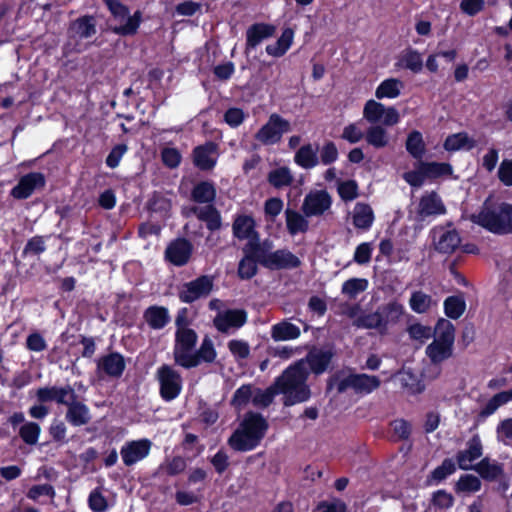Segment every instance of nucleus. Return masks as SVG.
I'll return each instance as SVG.
<instances>
[{"label":"nucleus","mask_w":512,"mask_h":512,"mask_svg":"<svg viewBox=\"0 0 512 512\" xmlns=\"http://www.w3.org/2000/svg\"><path fill=\"white\" fill-rule=\"evenodd\" d=\"M309 370L305 360H299L288 367L274 382L278 393L284 395V405L292 406L307 401L311 391L306 381Z\"/></svg>","instance_id":"1"},{"label":"nucleus","mask_w":512,"mask_h":512,"mask_svg":"<svg viewBox=\"0 0 512 512\" xmlns=\"http://www.w3.org/2000/svg\"><path fill=\"white\" fill-rule=\"evenodd\" d=\"M268 422L259 413L248 412L238 428L228 439V445L235 451L246 452L256 448L264 438Z\"/></svg>","instance_id":"2"},{"label":"nucleus","mask_w":512,"mask_h":512,"mask_svg":"<svg viewBox=\"0 0 512 512\" xmlns=\"http://www.w3.org/2000/svg\"><path fill=\"white\" fill-rule=\"evenodd\" d=\"M470 220L496 234L512 233V205L485 201L481 211L472 214Z\"/></svg>","instance_id":"3"},{"label":"nucleus","mask_w":512,"mask_h":512,"mask_svg":"<svg viewBox=\"0 0 512 512\" xmlns=\"http://www.w3.org/2000/svg\"><path fill=\"white\" fill-rule=\"evenodd\" d=\"M435 339L426 347L432 364L438 365L453 355L455 327L447 319H440L434 329Z\"/></svg>","instance_id":"4"},{"label":"nucleus","mask_w":512,"mask_h":512,"mask_svg":"<svg viewBox=\"0 0 512 512\" xmlns=\"http://www.w3.org/2000/svg\"><path fill=\"white\" fill-rule=\"evenodd\" d=\"M381 381L375 375L365 373H352L341 377L336 375L328 381V390L336 388L337 392L343 393L347 389H353L358 394H369L380 387Z\"/></svg>","instance_id":"5"},{"label":"nucleus","mask_w":512,"mask_h":512,"mask_svg":"<svg viewBox=\"0 0 512 512\" xmlns=\"http://www.w3.org/2000/svg\"><path fill=\"white\" fill-rule=\"evenodd\" d=\"M290 131V122L280 115L273 113L270 115L267 123L255 134V139L263 145H273L281 140L283 134Z\"/></svg>","instance_id":"6"},{"label":"nucleus","mask_w":512,"mask_h":512,"mask_svg":"<svg viewBox=\"0 0 512 512\" xmlns=\"http://www.w3.org/2000/svg\"><path fill=\"white\" fill-rule=\"evenodd\" d=\"M108 6L111 13L116 19H119L123 24L115 26L113 31L119 35H133L136 33L141 14L139 11L135 12L133 16H129V11L126 6L119 2V0H103Z\"/></svg>","instance_id":"7"},{"label":"nucleus","mask_w":512,"mask_h":512,"mask_svg":"<svg viewBox=\"0 0 512 512\" xmlns=\"http://www.w3.org/2000/svg\"><path fill=\"white\" fill-rule=\"evenodd\" d=\"M363 117L372 125L382 123L383 126L396 125L400 120V115L396 108L385 107L382 103L375 100H368L363 109Z\"/></svg>","instance_id":"8"},{"label":"nucleus","mask_w":512,"mask_h":512,"mask_svg":"<svg viewBox=\"0 0 512 512\" xmlns=\"http://www.w3.org/2000/svg\"><path fill=\"white\" fill-rule=\"evenodd\" d=\"M197 342V334L194 330L180 327L176 332V343L174 347V361L177 365L184 368L189 356L192 355L193 349Z\"/></svg>","instance_id":"9"},{"label":"nucleus","mask_w":512,"mask_h":512,"mask_svg":"<svg viewBox=\"0 0 512 512\" xmlns=\"http://www.w3.org/2000/svg\"><path fill=\"white\" fill-rule=\"evenodd\" d=\"M160 383V394L166 400L176 398L182 387L180 374L168 365L161 366L157 371Z\"/></svg>","instance_id":"10"},{"label":"nucleus","mask_w":512,"mask_h":512,"mask_svg":"<svg viewBox=\"0 0 512 512\" xmlns=\"http://www.w3.org/2000/svg\"><path fill=\"white\" fill-rule=\"evenodd\" d=\"M213 289V278L207 275L198 277L197 279L185 283L179 292V298L185 303L206 297Z\"/></svg>","instance_id":"11"},{"label":"nucleus","mask_w":512,"mask_h":512,"mask_svg":"<svg viewBox=\"0 0 512 512\" xmlns=\"http://www.w3.org/2000/svg\"><path fill=\"white\" fill-rule=\"evenodd\" d=\"M331 196L325 190L308 193L303 201L301 210L306 217L320 216L331 207Z\"/></svg>","instance_id":"12"},{"label":"nucleus","mask_w":512,"mask_h":512,"mask_svg":"<svg viewBox=\"0 0 512 512\" xmlns=\"http://www.w3.org/2000/svg\"><path fill=\"white\" fill-rule=\"evenodd\" d=\"M445 212L446 208L441 198L432 191L420 198L416 209V218L418 221H424L427 217L441 215Z\"/></svg>","instance_id":"13"},{"label":"nucleus","mask_w":512,"mask_h":512,"mask_svg":"<svg viewBox=\"0 0 512 512\" xmlns=\"http://www.w3.org/2000/svg\"><path fill=\"white\" fill-rule=\"evenodd\" d=\"M432 235L435 249L440 253H453L461 243L460 236L456 230H445L439 226L432 230Z\"/></svg>","instance_id":"14"},{"label":"nucleus","mask_w":512,"mask_h":512,"mask_svg":"<svg viewBox=\"0 0 512 512\" xmlns=\"http://www.w3.org/2000/svg\"><path fill=\"white\" fill-rule=\"evenodd\" d=\"M247 315L244 310L234 309L218 312L214 318V326L220 332L227 333L231 328H240L246 322Z\"/></svg>","instance_id":"15"},{"label":"nucleus","mask_w":512,"mask_h":512,"mask_svg":"<svg viewBox=\"0 0 512 512\" xmlns=\"http://www.w3.org/2000/svg\"><path fill=\"white\" fill-rule=\"evenodd\" d=\"M272 249H273L272 241H270L268 239H266L264 241H260V238L258 236L254 239H250V241H248L245 244V246L243 247V253L245 255H248V257L253 258L259 264L266 267L269 257L271 255Z\"/></svg>","instance_id":"16"},{"label":"nucleus","mask_w":512,"mask_h":512,"mask_svg":"<svg viewBox=\"0 0 512 512\" xmlns=\"http://www.w3.org/2000/svg\"><path fill=\"white\" fill-rule=\"evenodd\" d=\"M150 447L151 442L147 439L127 443L120 451L123 462L127 466L135 464L149 454Z\"/></svg>","instance_id":"17"},{"label":"nucleus","mask_w":512,"mask_h":512,"mask_svg":"<svg viewBox=\"0 0 512 512\" xmlns=\"http://www.w3.org/2000/svg\"><path fill=\"white\" fill-rule=\"evenodd\" d=\"M192 245L186 239H177L169 244L165 251L166 258L176 266L185 265L191 257Z\"/></svg>","instance_id":"18"},{"label":"nucleus","mask_w":512,"mask_h":512,"mask_svg":"<svg viewBox=\"0 0 512 512\" xmlns=\"http://www.w3.org/2000/svg\"><path fill=\"white\" fill-rule=\"evenodd\" d=\"M467 449L460 451L457 455V462L462 470H473V461L482 456V443L478 435H474L467 443Z\"/></svg>","instance_id":"19"},{"label":"nucleus","mask_w":512,"mask_h":512,"mask_svg":"<svg viewBox=\"0 0 512 512\" xmlns=\"http://www.w3.org/2000/svg\"><path fill=\"white\" fill-rule=\"evenodd\" d=\"M190 214L196 215L199 220L205 222L207 228L211 231L221 228V215L212 204L205 206H193L185 212L186 216H189Z\"/></svg>","instance_id":"20"},{"label":"nucleus","mask_w":512,"mask_h":512,"mask_svg":"<svg viewBox=\"0 0 512 512\" xmlns=\"http://www.w3.org/2000/svg\"><path fill=\"white\" fill-rule=\"evenodd\" d=\"M332 357L333 353L331 350L313 348L304 360L306 367L309 366L314 374H322L330 364Z\"/></svg>","instance_id":"21"},{"label":"nucleus","mask_w":512,"mask_h":512,"mask_svg":"<svg viewBox=\"0 0 512 512\" xmlns=\"http://www.w3.org/2000/svg\"><path fill=\"white\" fill-rule=\"evenodd\" d=\"M216 358V351L213 345L212 340L209 337H205L202 341L200 348L193 352L184 368L190 369L193 367H197L202 362L212 363Z\"/></svg>","instance_id":"22"},{"label":"nucleus","mask_w":512,"mask_h":512,"mask_svg":"<svg viewBox=\"0 0 512 512\" xmlns=\"http://www.w3.org/2000/svg\"><path fill=\"white\" fill-rule=\"evenodd\" d=\"M301 264L300 259L288 250L282 249L272 251L266 268L269 269H291Z\"/></svg>","instance_id":"23"},{"label":"nucleus","mask_w":512,"mask_h":512,"mask_svg":"<svg viewBox=\"0 0 512 512\" xmlns=\"http://www.w3.org/2000/svg\"><path fill=\"white\" fill-rule=\"evenodd\" d=\"M255 225V220L252 216L238 215L232 224L233 235L239 240L250 241V239L259 236L255 230Z\"/></svg>","instance_id":"24"},{"label":"nucleus","mask_w":512,"mask_h":512,"mask_svg":"<svg viewBox=\"0 0 512 512\" xmlns=\"http://www.w3.org/2000/svg\"><path fill=\"white\" fill-rule=\"evenodd\" d=\"M65 418L73 426H83L89 423L91 415L89 408L78 398H75L67 406Z\"/></svg>","instance_id":"25"},{"label":"nucleus","mask_w":512,"mask_h":512,"mask_svg":"<svg viewBox=\"0 0 512 512\" xmlns=\"http://www.w3.org/2000/svg\"><path fill=\"white\" fill-rule=\"evenodd\" d=\"M71 37L87 39L96 34V24L92 16H83L73 21L69 28Z\"/></svg>","instance_id":"26"},{"label":"nucleus","mask_w":512,"mask_h":512,"mask_svg":"<svg viewBox=\"0 0 512 512\" xmlns=\"http://www.w3.org/2000/svg\"><path fill=\"white\" fill-rule=\"evenodd\" d=\"M125 368L123 357L118 353H111L100 359L98 369L105 374L113 377H118L122 374Z\"/></svg>","instance_id":"27"},{"label":"nucleus","mask_w":512,"mask_h":512,"mask_svg":"<svg viewBox=\"0 0 512 512\" xmlns=\"http://www.w3.org/2000/svg\"><path fill=\"white\" fill-rule=\"evenodd\" d=\"M473 470H475L483 479L488 481H495L501 478L504 474L503 465L496 461H491L487 457L477 463Z\"/></svg>","instance_id":"28"},{"label":"nucleus","mask_w":512,"mask_h":512,"mask_svg":"<svg viewBox=\"0 0 512 512\" xmlns=\"http://www.w3.org/2000/svg\"><path fill=\"white\" fill-rule=\"evenodd\" d=\"M215 150L216 145L212 142L196 147L194 150L195 165L202 170L211 169L215 165V159L212 156Z\"/></svg>","instance_id":"29"},{"label":"nucleus","mask_w":512,"mask_h":512,"mask_svg":"<svg viewBox=\"0 0 512 512\" xmlns=\"http://www.w3.org/2000/svg\"><path fill=\"white\" fill-rule=\"evenodd\" d=\"M286 226L290 235L305 233L309 228V222L306 216L292 209L285 210Z\"/></svg>","instance_id":"30"},{"label":"nucleus","mask_w":512,"mask_h":512,"mask_svg":"<svg viewBox=\"0 0 512 512\" xmlns=\"http://www.w3.org/2000/svg\"><path fill=\"white\" fill-rule=\"evenodd\" d=\"M274 26L267 24H254L247 30V49L256 47L263 39L272 36Z\"/></svg>","instance_id":"31"},{"label":"nucleus","mask_w":512,"mask_h":512,"mask_svg":"<svg viewBox=\"0 0 512 512\" xmlns=\"http://www.w3.org/2000/svg\"><path fill=\"white\" fill-rule=\"evenodd\" d=\"M378 311L381 316L384 329L386 330L389 324H395L400 320L403 316L404 308L400 303L393 301L382 305L378 308Z\"/></svg>","instance_id":"32"},{"label":"nucleus","mask_w":512,"mask_h":512,"mask_svg":"<svg viewBox=\"0 0 512 512\" xmlns=\"http://www.w3.org/2000/svg\"><path fill=\"white\" fill-rule=\"evenodd\" d=\"M353 224L359 229H368L374 220V213L370 205L357 203L353 210Z\"/></svg>","instance_id":"33"},{"label":"nucleus","mask_w":512,"mask_h":512,"mask_svg":"<svg viewBox=\"0 0 512 512\" xmlns=\"http://www.w3.org/2000/svg\"><path fill=\"white\" fill-rule=\"evenodd\" d=\"M398 377L401 386L410 394H419L425 389L418 375L413 373L411 369H402L398 372Z\"/></svg>","instance_id":"34"},{"label":"nucleus","mask_w":512,"mask_h":512,"mask_svg":"<svg viewBox=\"0 0 512 512\" xmlns=\"http://www.w3.org/2000/svg\"><path fill=\"white\" fill-rule=\"evenodd\" d=\"M366 142L376 149L389 144V134L382 125H371L365 133Z\"/></svg>","instance_id":"35"},{"label":"nucleus","mask_w":512,"mask_h":512,"mask_svg":"<svg viewBox=\"0 0 512 512\" xmlns=\"http://www.w3.org/2000/svg\"><path fill=\"white\" fill-rule=\"evenodd\" d=\"M271 336L276 341L292 340L300 336V329L290 322L283 321L272 327Z\"/></svg>","instance_id":"36"},{"label":"nucleus","mask_w":512,"mask_h":512,"mask_svg":"<svg viewBox=\"0 0 512 512\" xmlns=\"http://www.w3.org/2000/svg\"><path fill=\"white\" fill-rule=\"evenodd\" d=\"M295 162L305 169L315 167L318 164L317 149L311 144L302 146L295 154Z\"/></svg>","instance_id":"37"},{"label":"nucleus","mask_w":512,"mask_h":512,"mask_svg":"<svg viewBox=\"0 0 512 512\" xmlns=\"http://www.w3.org/2000/svg\"><path fill=\"white\" fill-rule=\"evenodd\" d=\"M146 322L153 329H161L168 322L169 316L167 310L163 307H150L144 314Z\"/></svg>","instance_id":"38"},{"label":"nucleus","mask_w":512,"mask_h":512,"mask_svg":"<svg viewBox=\"0 0 512 512\" xmlns=\"http://www.w3.org/2000/svg\"><path fill=\"white\" fill-rule=\"evenodd\" d=\"M191 195L195 202L211 204L216 197V191L211 183L201 182L193 188Z\"/></svg>","instance_id":"39"},{"label":"nucleus","mask_w":512,"mask_h":512,"mask_svg":"<svg viewBox=\"0 0 512 512\" xmlns=\"http://www.w3.org/2000/svg\"><path fill=\"white\" fill-rule=\"evenodd\" d=\"M403 83L398 79H387L383 81L376 89L375 96L378 99L396 98L399 96Z\"/></svg>","instance_id":"40"},{"label":"nucleus","mask_w":512,"mask_h":512,"mask_svg":"<svg viewBox=\"0 0 512 512\" xmlns=\"http://www.w3.org/2000/svg\"><path fill=\"white\" fill-rule=\"evenodd\" d=\"M276 394L279 393L274 383L265 390H261L254 386L252 403L255 407L266 408L273 402Z\"/></svg>","instance_id":"41"},{"label":"nucleus","mask_w":512,"mask_h":512,"mask_svg":"<svg viewBox=\"0 0 512 512\" xmlns=\"http://www.w3.org/2000/svg\"><path fill=\"white\" fill-rule=\"evenodd\" d=\"M475 141L470 139L466 133H457L450 135L444 142V148L447 151H456L461 148L472 149Z\"/></svg>","instance_id":"42"},{"label":"nucleus","mask_w":512,"mask_h":512,"mask_svg":"<svg viewBox=\"0 0 512 512\" xmlns=\"http://www.w3.org/2000/svg\"><path fill=\"white\" fill-rule=\"evenodd\" d=\"M268 182L275 188L289 186L293 182L291 171L287 167L274 169L268 174Z\"/></svg>","instance_id":"43"},{"label":"nucleus","mask_w":512,"mask_h":512,"mask_svg":"<svg viewBox=\"0 0 512 512\" xmlns=\"http://www.w3.org/2000/svg\"><path fill=\"white\" fill-rule=\"evenodd\" d=\"M406 149L409 154L416 158L421 159L425 153V143L422 134L419 131L411 132L406 140Z\"/></svg>","instance_id":"44"},{"label":"nucleus","mask_w":512,"mask_h":512,"mask_svg":"<svg viewBox=\"0 0 512 512\" xmlns=\"http://www.w3.org/2000/svg\"><path fill=\"white\" fill-rule=\"evenodd\" d=\"M293 40V31L291 29H286L283 31L281 37L278 41L273 45H268L266 47V51L269 55L272 56H282L290 47Z\"/></svg>","instance_id":"45"},{"label":"nucleus","mask_w":512,"mask_h":512,"mask_svg":"<svg viewBox=\"0 0 512 512\" xmlns=\"http://www.w3.org/2000/svg\"><path fill=\"white\" fill-rule=\"evenodd\" d=\"M420 167L426 177L437 178L452 173V167L448 163L420 162Z\"/></svg>","instance_id":"46"},{"label":"nucleus","mask_w":512,"mask_h":512,"mask_svg":"<svg viewBox=\"0 0 512 512\" xmlns=\"http://www.w3.org/2000/svg\"><path fill=\"white\" fill-rule=\"evenodd\" d=\"M512 400V390L502 391L494 395L482 409L481 416L493 414L500 406Z\"/></svg>","instance_id":"47"},{"label":"nucleus","mask_w":512,"mask_h":512,"mask_svg":"<svg viewBox=\"0 0 512 512\" xmlns=\"http://www.w3.org/2000/svg\"><path fill=\"white\" fill-rule=\"evenodd\" d=\"M353 325L358 328L379 329L381 332L385 330L378 310L359 316L354 320Z\"/></svg>","instance_id":"48"},{"label":"nucleus","mask_w":512,"mask_h":512,"mask_svg":"<svg viewBox=\"0 0 512 512\" xmlns=\"http://www.w3.org/2000/svg\"><path fill=\"white\" fill-rule=\"evenodd\" d=\"M445 313L449 318L458 319L465 311L466 304L460 296H450L444 301Z\"/></svg>","instance_id":"49"},{"label":"nucleus","mask_w":512,"mask_h":512,"mask_svg":"<svg viewBox=\"0 0 512 512\" xmlns=\"http://www.w3.org/2000/svg\"><path fill=\"white\" fill-rule=\"evenodd\" d=\"M400 65L417 73L422 70L423 60L420 53L412 49H407L401 55Z\"/></svg>","instance_id":"50"},{"label":"nucleus","mask_w":512,"mask_h":512,"mask_svg":"<svg viewBox=\"0 0 512 512\" xmlns=\"http://www.w3.org/2000/svg\"><path fill=\"white\" fill-rule=\"evenodd\" d=\"M32 194V172L21 177L18 184L12 188L10 195L14 199H27Z\"/></svg>","instance_id":"51"},{"label":"nucleus","mask_w":512,"mask_h":512,"mask_svg":"<svg viewBox=\"0 0 512 512\" xmlns=\"http://www.w3.org/2000/svg\"><path fill=\"white\" fill-rule=\"evenodd\" d=\"M254 392V386L251 384L242 385L239 387L231 400V404L241 410L243 407H245L250 401H252Z\"/></svg>","instance_id":"52"},{"label":"nucleus","mask_w":512,"mask_h":512,"mask_svg":"<svg viewBox=\"0 0 512 512\" xmlns=\"http://www.w3.org/2000/svg\"><path fill=\"white\" fill-rule=\"evenodd\" d=\"M433 304L431 296L423 293L422 291H416L411 295L409 305L411 309L416 313L427 312Z\"/></svg>","instance_id":"53"},{"label":"nucleus","mask_w":512,"mask_h":512,"mask_svg":"<svg viewBox=\"0 0 512 512\" xmlns=\"http://www.w3.org/2000/svg\"><path fill=\"white\" fill-rule=\"evenodd\" d=\"M368 287V281L363 278H351L342 285V293L349 299H354L359 293Z\"/></svg>","instance_id":"54"},{"label":"nucleus","mask_w":512,"mask_h":512,"mask_svg":"<svg viewBox=\"0 0 512 512\" xmlns=\"http://www.w3.org/2000/svg\"><path fill=\"white\" fill-rule=\"evenodd\" d=\"M481 488V481L478 477L466 474L460 477L456 484L458 492H477Z\"/></svg>","instance_id":"55"},{"label":"nucleus","mask_w":512,"mask_h":512,"mask_svg":"<svg viewBox=\"0 0 512 512\" xmlns=\"http://www.w3.org/2000/svg\"><path fill=\"white\" fill-rule=\"evenodd\" d=\"M338 193L344 201L354 200L358 196V185L356 181H338Z\"/></svg>","instance_id":"56"},{"label":"nucleus","mask_w":512,"mask_h":512,"mask_svg":"<svg viewBox=\"0 0 512 512\" xmlns=\"http://www.w3.org/2000/svg\"><path fill=\"white\" fill-rule=\"evenodd\" d=\"M256 263L258 262L244 254V257L241 259L238 267L239 277L242 279L252 278L257 272Z\"/></svg>","instance_id":"57"},{"label":"nucleus","mask_w":512,"mask_h":512,"mask_svg":"<svg viewBox=\"0 0 512 512\" xmlns=\"http://www.w3.org/2000/svg\"><path fill=\"white\" fill-rule=\"evenodd\" d=\"M186 468V461L180 456H175L170 460H167L165 464L160 466V470L164 471L170 476L177 475L183 472Z\"/></svg>","instance_id":"58"},{"label":"nucleus","mask_w":512,"mask_h":512,"mask_svg":"<svg viewBox=\"0 0 512 512\" xmlns=\"http://www.w3.org/2000/svg\"><path fill=\"white\" fill-rule=\"evenodd\" d=\"M283 209V201L280 198L274 197L268 199L264 204V213L271 221L281 213Z\"/></svg>","instance_id":"59"},{"label":"nucleus","mask_w":512,"mask_h":512,"mask_svg":"<svg viewBox=\"0 0 512 512\" xmlns=\"http://www.w3.org/2000/svg\"><path fill=\"white\" fill-rule=\"evenodd\" d=\"M230 352L238 359H246L250 354V347L247 342L242 340H231L228 343Z\"/></svg>","instance_id":"60"},{"label":"nucleus","mask_w":512,"mask_h":512,"mask_svg":"<svg viewBox=\"0 0 512 512\" xmlns=\"http://www.w3.org/2000/svg\"><path fill=\"white\" fill-rule=\"evenodd\" d=\"M55 401L58 404L65 405L66 407L75 399L78 398L75 390L70 386L66 385L64 387H57Z\"/></svg>","instance_id":"61"},{"label":"nucleus","mask_w":512,"mask_h":512,"mask_svg":"<svg viewBox=\"0 0 512 512\" xmlns=\"http://www.w3.org/2000/svg\"><path fill=\"white\" fill-rule=\"evenodd\" d=\"M408 333L411 338L419 341H425L432 336V330L428 326L416 323L408 328Z\"/></svg>","instance_id":"62"},{"label":"nucleus","mask_w":512,"mask_h":512,"mask_svg":"<svg viewBox=\"0 0 512 512\" xmlns=\"http://www.w3.org/2000/svg\"><path fill=\"white\" fill-rule=\"evenodd\" d=\"M500 181L506 186H512V160L505 159L498 170Z\"/></svg>","instance_id":"63"},{"label":"nucleus","mask_w":512,"mask_h":512,"mask_svg":"<svg viewBox=\"0 0 512 512\" xmlns=\"http://www.w3.org/2000/svg\"><path fill=\"white\" fill-rule=\"evenodd\" d=\"M497 437L504 443L512 441V418L500 422L497 427Z\"/></svg>","instance_id":"64"}]
</instances>
